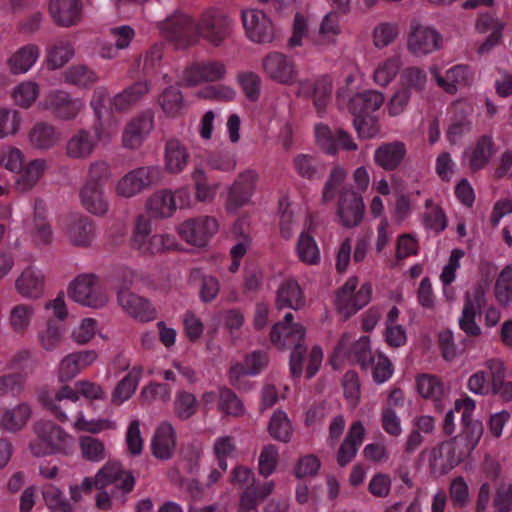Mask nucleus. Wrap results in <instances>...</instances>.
Returning a JSON list of instances; mask_svg holds the SVG:
<instances>
[{
	"mask_svg": "<svg viewBox=\"0 0 512 512\" xmlns=\"http://www.w3.org/2000/svg\"><path fill=\"white\" fill-rule=\"evenodd\" d=\"M40 89L33 81H23L11 92L13 101L20 107L29 108L38 98Z\"/></svg>",
	"mask_w": 512,
	"mask_h": 512,
	"instance_id": "5fc2aeb1",
	"label": "nucleus"
},
{
	"mask_svg": "<svg viewBox=\"0 0 512 512\" xmlns=\"http://www.w3.org/2000/svg\"><path fill=\"white\" fill-rule=\"evenodd\" d=\"M485 305V291L481 285H477L472 293H466L459 326L467 336L477 337L481 334V328L475 322V318Z\"/></svg>",
	"mask_w": 512,
	"mask_h": 512,
	"instance_id": "ddd939ff",
	"label": "nucleus"
},
{
	"mask_svg": "<svg viewBox=\"0 0 512 512\" xmlns=\"http://www.w3.org/2000/svg\"><path fill=\"white\" fill-rule=\"evenodd\" d=\"M158 104L169 118L181 117L187 104L182 91L174 85L165 88L158 96Z\"/></svg>",
	"mask_w": 512,
	"mask_h": 512,
	"instance_id": "7c9ffc66",
	"label": "nucleus"
},
{
	"mask_svg": "<svg viewBox=\"0 0 512 512\" xmlns=\"http://www.w3.org/2000/svg\"><path fill=\"white\" fill-rule=\"evenodd\" d=\"M75 51L68 41H58L47 51V65L51 69H59L74 57Z\"/></svg>",
	"mask_w": 512,
	"mask_h": 512,
	"instance_id": "3c124183",
	"label": "nucleus"
},
{
	"mask_svg": "<svg viewBox=\"0 0 512 512\" xmlns=\"http://www.w3.org/2000/svg\"><path fill=\"white\" fill-rule=\"evenodd\" d=\"M485 365L488 375L484 371L471 375L468 380V389L477 395H487L491 392L505 402L512 401V382L505 380L503 362L499 359H490Z\"/></svg>",
	"mask_w": 512,
	"mask_h": 512,
	"instance_id": "f03ea898",
	"label": "nucleus"
},
{
	"mask_svg": "<svg viewBox=\"0 0 512 512\" xmlns=\"http://www.w3.org/2000/svg\"><path fill=\"white\" fill-rule=\"evenodd\" d=\"M142 373V367H134L115 387L112 394V402L119 405L122 402L128 400L135 392L140 375Z\"/></svg>",
	"mask_w": 512,
	"mask_h": 512,
	"instance_id": "8fccbe9b",
	"label": "nucleus"
},
{
	"mask_svg": "<svg viewBox=\"0 0 512 512\" xmlns=\"http://www.w3.org/2000/svg\"><path fill=\"white\" fill-rule=\"evenodd\" d=\"M257 177L252 170L245 171L238 176L229 191V208L238 209L249 201L255 190Z\"/></svg>",
	"mask_w": 512,
	"mask_h": 512,
	"instance_id": "4be33fe9",
	"label": "nucleus"
},
{
	"mask_svg": "<svg viewBox=\"0 0 512 512\" xmlns=\"http://www.w3.org/2000/svg\"><path fill=\"white\" fill-rule=\"evenodd\" d=\"M100 135L97 130H79L66 144V154L70 158L84 159L91 155Z\"/></svg>",
	"mask_w": 512,
	"mask_h": 512,
	"instance_id": "393cba45",
	"label": "nucleus"
},
{
	"mask_svg": "<svg viewBox=\"0 0 512 512\" xmlns=\"http://www.w3.org/2000/svg\"><path fill=\"white\" fill-rule=\"evenodd\" d=\"M43 499L50 509H57L60 512H73L72 503L64 498L63 492L54 485H46L42 489Z\"/></svg>",
	"mask_w": 512,
	"mask_h": 512,
	"instance_id": "052dcab7",
	"label": "nucleus"
},
{
	"mask_svg": "<svg viewBox=\"0 0 512 512\" xmlns=\"http://www.w3.org/2000/svg\"><path fill=\"white\" fill-rule=\"evenodd\" d=\"M150 220L144 215L136 218L133 235L130 240L131 248L137 250L142 255H154L155 251L152 247Z\"/></svg>",
	"mask_w": 512,
	"mask_h": 512,
	"instance_id": "c9c22d12",
	"label": "nucleus"
},
{
	"mask_svg": "<svg viewBox=\"0 0 512 512\" xmlns=\"http://www.w3.org/2000/svg\"><path fill=\"white\" fill-rule=\"evenodd\" d=\"M434 76L437 84L450 94L456 93L460 87L469 85L473 78L472 72L465 65L450 68L444 77L435 71Z\"/></svg>",
	"mask_w": 512,
	"mask_h": 512,
	"instance_id": "2f4dec72",
	"label": "nucleus"
},
{
	"mask_svg": "<svg viewBox=\"0 0 512 512\" xmlns=\"http://www.w3.org/2000/svg\"><path fill=\"white\" fill-rule=\"evenodd\" d=\"M403 62L401 56L391 55L379 61L372 72L373 82L381 87L388 86L399 74Z\"/></svg>",
	"mask_w": 512,
	"mask_h": 512,
	"instance_id": "4c0bfd02",
	"label": "nucleus"
},
{
	"mask_svg": "<svg viewBox=\"0 0 512 512\" xmlns=\"http://www.w3.org/2000/svg\"><path fill=\"white\" fill-rule=\"evenodd\" d=\"M213 451L218 460L219 468L225 472L228 467L226 458L233 456L236 452L234 437L227 435L217 438L214 442Z\"/></svg>",
	"mask_w": 512,
	"mask_h": 512,
	"instance_id": "338daca9",
	"label": "nucleus"
},
{
	"mask_svg": "<svg viewBox=\"0 0 512 512\" xmlns=\"http://www.w3.org/2000/svg\"><path fill=\"white\" fill-rule=\"evenodd\" d=\"M68 294L75 302L92 308L103 307L108 301L99 289L97 277L92 274L78 276L69 285Z\"/></svg>",
	"mask_w": 512,
	"mask_h": 512,
	"instance_id": "1a4fd4ad",
	"label": "nucleus"
},
{
	"mask_svg": "<svg viewBox=\"0 0 512 512\" xmlns=\"http://www.w3.org/2000/svg\"><path fill=\"white\" fill-rule=\"evenodd\" d=\"M303 305L304 297L298 283L294 280H288L282 283L277 293V308H291L298 310L302 308Z\"/></svg>",
	"mask_w": 512,
	"mask_h": 512,
	"instance_id": "37998d69",
	"label": "nucleus"
},
{
	"mask_svg": "<svg viewBox=\"0 0 512 512\" xmlns=\"http://www.w3.org/2000/svg\"><path fill=\"white\" fill-rule=\"evenodd\" d=\"M217 230L216 219L209 216L187 219L177 227L182 240L198 247L205 246Z\"/></svg>",
	"mask_w": 512,
	"mask_h": 512,
	"instance_id": "9b49d317",
	"label": "nucleus"
},
{
	"mask_svg": "<svg viewBox=\"0 0 512 512\" xmlns=\"http://www.w3.org/2000/svg\"><path fill=\"white\" fill-rule=\"evenodd\" d=\"M31 412L30 406L26 403L6 409L0 416V426L6 431L18 432L27 424L31 417Z\"/></svg>",
	"mask_w": 512,
	"mask_h": 512,
	"instance_id": "58836bf2",
	"label": "nucleus"
},
{
	"mask_svg": "<svg viewBox=\"0 0 512 512\" xmlns=\"http://www.w3.org/2000/svg\"><path fill=\"white\" fill-rule=\"evenodd\" d=\"M44 106L61 119H73L84 108V102L72 98L65 91H53L48 94Z\"/></svg>",
	"mask_w": 512,
	"mask_h": 512,
	"instance_id": "a211bd4d",
	"label": "nucleus"
},
{
	"mask_svg": "<svg viewBox=\"0 0 512 512\" xmlns=\"http://www.w3.org/2000/svg\"><path fill=\"white\" fill-rule=\"evenodd\" d=\"M400 35V27L396 22H380L372 30L371 38L373 46L382 50L392 45Z\"/></svg>",
	"mask_w": 512,
	"mask_h": 512,
	"instance_id": "de8ad7c7",
	"label": "nucleus"
},
{
	"mask_svg": "<svg viewBox=\"0 0 512 512\" xmlns=\"http://www.w3.org/2000/svg\"><path fill=\"white\" fill-rule=\"evenodd\" d=\"M160 170L154 166L139 167L128 172L117 184V194L130 198L158 182Z\"/></svg>",
	"mask_w": 512,
	"mask_h": 512,
	"instance_id": "f8f14e48",
	"label": "nucleus"
},
{
	"mask_svg": "<svg viewBox=\"0 0 512 512\" xmlns=\"http://www.w3.org/2000/svg\"><path fill=\"white\" fill-rule=\"evenodd\" d=\"M34 432L37 437L46 444L45 450H42L40 444L31 443L30 449L35 456H41L46 453L67 454L74 442L71 435L67 434L60 426L49 420H40L34 424Z\"/></svg>",
	"mask_w": 512,
	"mask_h": 512,
	"instance_id": "7ed1b4c3",
	"label": "nucleus"
},
{
	"mask_svg": "<svg viewBox=\"0 0 512 512\" xmlns=\"http://www.w3.org/2000/svg\"><path fill=\"white\" fill-rule=\"evenodd\" d=\"M48 13L60 27H72L80 23L82 3L80 0H49Z\"/></svg>",
	"mask_w": 512,
	"mask_h": 512,
	"instance_id": "f3484780",
	"label": "nucleus"
},
{
	"mask_svg": "<svg viewBox=\"0 0 512 512\" xmlns=\"http://www.w3.org/2000/svg\"><path fill=\"white\" fill-rule=\"evenodd\" d=\"M226 75L227 66L223 61H197L182 70L178 76V84L183 87H195L203 83L222 81Z\"/></svg>",
	"mask_w": 512,
	"mask_h": 512,
	"instance_id": "20e7f679",
	"label": "nucleus"
},
{
	"mask_svg": "<svg viewBox=\"0 0 512 512\" xmlns=\"http://www.w3.org/2000/svg\"><path fill=\"white\" fill-rule=\"evenodd\" d=\"M81 453L84 459L91 462H99L106 458L105 446L97 438L81 436L79 439Z\"/></svg>",
	"mask_w": 512,
	"mask_h": 512,
	"instance_id": "bf43d9fd",
	"label": "nucleus"
},
{
	"mask_svg": "<svg viewBox=\"0 0 512 512\" xmlns=\"http://www.w3.org/2000/svg\"><path fill=\"white\" fill-rule=\"evenodd\" d=\"M340 33L341 26L338 14L336 12H329L323 17L320 23L315 43L321 47L333 45L336 43Z\"/></svg>",
	"mask_w": 512,
	"mask_h": 512,
	"instance_id": "49530a36",
	"label": "nucleus"
},
{
	"mask_svg": "<svg viewBox=\"0 0 512 512\" xmlns=\"http://www.w3.org/2000/svg\"><path fill=\"white\" fill-rule=\"evenodd\" d=\"M61 134L57 130H30L28 140L32 148L48 150L61 141Z\"/></svg>",
	"mask_w": 512,
	"mask_h": 512,
	"instance_id": "4d7b16f0",
	"label": "nucleus"
},
{
	"mask_svg": "<svg viewBox=\"0 0 512 512\" xmlns=\"http://www.w3.org/2000/svg\"><path fill=\"white\" fill-rule=\"evenodd\" d=\"M151 448L157 459L168 460L172 457L176 448V436L171 424L165 422L157 428Z\"/></svg>",
	"mask_w": 512,
	"mask_h": 512,
	"instance_id": "cd10ccee",
	"label": "nucleus"
},
{
	"mask_svg": "<svg viewBox=\"0 0 512 512\" xmlns=\"http://www.w3.org/2000/svg\"><path fill=\"white\" fill-rule=\"evenodd\" d=\"M293 165L297 174L302 178L313 180L319 174V162L312 155H296L293 159Z\"/></svg>",
	"mask_w": 512,
	"mask_h": 512,
	"instance_id": "69168bd1",
	"label": "nucleus"
},
{
	"mask_svg": "<svg viewBox=\"0 0 512 512\" xmlns=\"http://www.w3.org/2000/svg\"><path fill=\"white\" fill-rule=\"evenodd\" d=\"M496 153V148L492 137L483 135L480 137L475 147L471 149L469 155V166L473 172L483 169Z\"/></svg>",
	"mask_w": 512,
	"mask_h": 512,
	"instance_id": "79ce46f5",
	"label": "nucleus"
},
{
	"mask_svg": "<svg viewBox=\"0 0 512 512\" xmlns=\"http://www.w3.org/2000/svg\"><path fill=\"white\" fill-rule=\"evenodd\" d=\"M98 358L95 350H84L65 356L59 365V380L67 382L76 377L81 370L87 368Z\"/></svg>",
	"mask_w": 512,
	"mask_h": 512,
	"instance_id": "412c9836",
	"label": "nucleus"
},
{
	"mask_svg": "<svg viewBox=\"0 0 512 512\" xmlns=\"http://www.w3.org/2000/svg\"><path fill=\"white\" fill-rule=\"evenodd\" d=\"M65 233L73 246L88 247L94 239L95 227L90 218L79 216L70 221Z\"/></svg>",
	"mask_w": 512,
	"mask_h": 512,
	"instance_id": "a878e982",
	"label": "nucleus"
},
{
	"mask_svg": "<svg viewBox=\"0 0 512 512\" xmlns=\"http://www.w3.org/2000/svg\"><path fill=\"white\" fill-rule=\"evenodd\" d=\"M364 211L362 196L352 188L342 189L337 209L341 224L346 228L358 226L363 219Z\"/></svg>",
	"mask_w": 512,
	"mask_h": 512,
	"instance_id": "4468645a",
	"label": "nucleus"
},
{
	"mask_svg": "<svg viewBox=\"0 0 512 512\" xmlns=\"http://www.w3.org/2000/svg\"><path fill=\"white\" fill-rule=\"evenodd\" d=\"M80 200L82 206L92 214L103 215L108 211V202L101 186L84 183L80 190Z\"/></svg>",
	"mask_w": 512,
	"mask_h": 512,
	"instance_id": "e433bc0d",
	"label": "nucleus"
},
{
	"mask_svg": "<svg viewBox=\"0 0 512 512\" xmlns=\"http://www.w3.org/2000/svg\"><path fill=\"white\" fill-rule=\"evenodd\" d=\"M165 152L166 169L174 174L181 172L187 165L186 148L177 139H171L166 143Z\"/></svg>",
	"mask_w": 512,
	"mask_h": 512,
	"instance_id": "09e8293b",
	"label": "nucleus"
},
{
	"mask_svg": "<svg viewBox=\"0 0 512 512\" xmlns=\"http://www.w3.org/2000/svg\"><path fill=\"white\" fill-rule=\"evenodd\" d=\"M106 98L107 93L105 89L99 88L95 91V96L91 101V105L94 109L95 116L98 120V126L100 128L111 127L117 124V120L113 112L104 105Z\"/></svg>",
	"mask_w": 512,
	"mask_h": 512,
	"instance_id": "864d4df0",
	"label": "nucleus"
},
{
	"mask_svg": "<svg viewBox=\"0 0 512 512\" xmlns=\"http://www.w3.org/2000/svg\"><path fill=\"white\" fill-rule=\"evenodd\" d=\"M416 387L423 398L434 402L441 401L447 392V388L439 376L427 373L417 376Z\"/></svg>",
	"mask_w": 512,
	"mask_h": 512,
	"instance_id": "a19ab883",
	"label": "nucleus"
},
{
	"mask_svg": "<svg viewBox=\"0 0 512 512\" xmlns=\"http://www.w3.org/2000/svg\"><path fill=\"white\" fill-rule=\"evenodd\" d=\"M118 302L129 315L140 322H148L156 317V310L147 299L127 289L118 292Z\"/></svg>",
	"mask_w": 512,
	"mask_h": 512,
	"instance_id": "6ab92c4d",
	"label": "nucleus"
},
{
	"mask_svg": "<svg viewBox=\"0 0 512 512\" xmlns=\"http://www.w3.org/2000/svg\"><path fill=\"white\" fill-rule=\"evenodd\" d=\"M219 409L230 416L238 417L244 413V406L239 397L229 388L219 390Z\"/></svg>",
	"mask_w": 512,
	"mask_h": 512,
	"instance_id": "e2e57ef3",
	"label": "nucleus"
},
{
	"mask_svg": "<svg viewBox=\"0 0 512 512\" xmlns=\"http://www.w3.org/2000/svg\"><path fill=\"white\" fill-rule=\"evenodd\" d=\"M476 448L462 435H457L440 446V453L446 451L448 463L451 467L461 463Z\"/></svg>",
	"mask_w": 512,
	"mask_h": 512,
	"instance_id": "a18cd8bd",
	"label": "nucleus"
},
{
	"mask_svg": "<svg viewBox=\"0 0 512 512\" xmlns=\"http://www.w3.org/2000/svg\"><path fill=\"white\" fill-rule=\"evenodd\" d=\"M262 70L267 78L282 85H293L298 79L295 61L280 52L273 51L262 59Z\"/></svg>",
	"mask_w": 512,
	"mask_h": 512,
	"instance_id": "6e6552de",
	"label": "nucleus"
},
{
	"mask_svg": "<svg viewBox=\"0 0 512 512\" xmlns=\"http://www.w3.org/2000/svg\"><path fill=\"white\" fill-rule=\"evenodd\" d=\"M443 44L440 32L431 25L412 20L407 37V50L416 57L427 56L439 50Z\"/></svg>",
	"mask_w": 512,
	"mask_h": 512,
	"instance_id": "39448f33",
	"label": "nucleus"
},
{
	"mask_svg": "<svg viewBox=\"0 0 512 512\" xmlns=\"http://www.w3.org/2000/svg\"><path fill=\"white\" fill-rule=\"evenodd\" d=\"M241 19L245 34L250 41L265 44L274 40V25L262 10L244 9L241 12Z\"/></svg>",
	"mask_w": 512,
	"mask_h": 512,
	"instance_id": "9d476101",
	"label": "nucleus"
},
{
	"mask_svg": "<svg viewBox=\"0 0 512 512\" xmlns=\"http://www.w3.org/2000/svg\"><path fill=\"white\" fill-rule=\"evenodd\" d=\"M150 91V82L138 81L127 87L111 99V106L116 111H125L136 104Z\"/></svg>",
	"mask_w": 512,
	"mask_h": 512,
	"instance_id": "f704fd0d",
	"label": "nucleus"
},
{
	"mask_svg": "<svg viewBox=\"0 0 512 512\" xmlns=\"http://www.w3.org/2000/svg\"><path fill=\"white\" fill-rule=\"evenodd\" d=\"M188 197L184 190L173 194L170 191L155 193L147 202V207L152 216L166 218L170 217L176 210V198Z\"/></svg>",
	"mask_w": 512,
	"mask_h": 512,
	"instance_id": "c85d7f7f",
	"label": "nucleus"
},
{
	"mask_svg": "<svg viewBox=\"0 0 512 512\" xmlns=\"http://www.w3.org/2000/svg\"><path fill=\"white\" fill-rule=\"evenodd\" d=\"M357 285V278L351 277L337 291L335 306L337 311L343 315L344 319H348L357 313V311L366 306L371 300V285L369 283H364L360 289L354 293Z\"/></svg>",
	"mask_w": 512,
	"mask_h": 512,
	"instance_id": "423d86ee",
	"label": "nucleus"
},
{
	"mask_svg": "<svg viewBox=\"0 0 512 512\" xmlns=\"http://www.w3.org/2000/svg\"><path fill=\"white\" fill-rule=\"evenodd\" d=\"M64 78L67 83L88 87L98 81L96 73L85 65H73L68 68L64 73Z\"/></svg>",
	"mask_w": 512,
	"mask_h": 512,
	"instance_id": "6e6d98bb",
	"label": "nucleus"
},
{
	"mask_svg": "<svg viewBox=\"0 0 512 512\" xmlns=\"http://www.w3.org/2000/svg\"><path fill=\"white\" fill-rule=\"evenodd\" d=\"M335 353L347 356L349 360L357 362L364 370H367L371 363L374 362V358L371 354L370 338L368 336H362L352 342L351 335H342L335 349Z\"/></svg>",
	"mask_w": 512,
	"mask_h": 512,
	"instance_id": "2eb2a0df",
	"label": "nucleus"
},
{
	"mask_svg": "<svg viewBox=\"0 0 512 512\" xmlns=\"http://www.w3.org/2000/svg\"><path fill=\"white\" fill-rule=\"evenodd\" d=\"M34 309L30 305H16L10 312L9 323L13 331L23 334L29 327Z\"/></svg>",
	"mask_w": 512,
	"mask_h": 512,
	"instance_id": "680f3d73",
	"label": "nucleus"
},
{
	"mask_svg": "<svg viewBox=\"0 0 512 512\" xmlns=\"http://www.w3.org/2000/svg\"><path fill=\"white\" fill-rule=\"evenodd\" d=\"M98 484L104 489L106 486L118 483L117 487L123 494L130 493L135 485V478L131 471H124L118 462H107L97 472Z\"/></svg>",
	"mask_w": 512,
	"mask_h": 512,
	"instance_id": "aec40b11",
	"label": "nucleus"
},
{
	"mask_svg": "<svg viewBox=\"0 0 512 512\" xmlns=\"http://www.w3.org/2000/svg\"><path fill=\"white\" fill-rule=\"evenodd\" d=\"M475 27L480 33L490 32V35L486 41L481 44L478 50L479 53L483 54L499 43L502 37L504 23L490 14H482L478 17Z\"/></svg>",
	"mask_w": 512,
	"mask_h": 512,
	"instance_id": "473e14b6",
	"label": "nucleus"
},
{
	"mask_svg": "<svg viewBox=\"0 0 512 512\" xmlns=\"http://www.w3.org/2000/svg\"><path fill=\"white\" fill-rule=\"evenodd\" d=\"M365 435V428L361 421L354 422L340 445L337 452V464L345 467L357 454L358 447L362 444Z\"/></svg>",
	"mask_w": 512,
	"mask_h": 512,
	"instance_id": "b1692460",
	"label": "nucleus"
},
{
	"mask_svg": "<svg viewBox=\"0 0 512 512\" xmlns=\"http://www.w3.org/2000/svg\"><path fill=\"white\" fill-rule=\"evenodd\" d=\"M316 142L329 155H335L339 148L350 151L358 149L345 130H316Z\"/></svg>",
	"mask_w": 512,
	"mask_h": 512,
	"instance_id": "5701e85b",
	"label": "nucleus"
},
{
	"mask_svg": "<svg viewBox=\"0 0 512 512\" xmlns=\"http://www.w3.org/2000/svg\"><path fill=\"white\" fill-rule=\"evenodd\" d=\"M44 279L39 271L28 267L17 278L15 288L26 298L37 299L43 295Z\"/></svg>",
	"mask_w": 512,
	"mask_h": 512,
	"instance_id": "72a5a7b5",
	"label": "nucleus"
},
{
	"mask_svg": "<svg viewBox=\"0 0 512 512\" xmlns=\"http://www.w3.org/2000/svg\"><path fill=\"white\" fill-rule=\"evenodd\" d=\"M332 90V81L327 76H321L313 81H300L297 95L312 98L315 109L321 114L331 102Z\"/></svg>",
	"mask_w": 512,
	"mask_h": 512,
	"instance_id": "dca6fc26",
	"label": "nucleus"
},
{
	"mask_svg": "<svg viewBox=\"0 0 512 512\" xmlns=\"http://www.w3.org/2000/svg\"><path fill=\"white\" fill-rule=\"evenodd\" d=\"M476 448L462 435H457L440 446V453L446 451L448 463L451 467L461 463Z\"/></svg>",
	"mask_w": 512,
	"mask_h": 512,
	"instance_id": "c03bdc74",
	"label": "nucleus"
},
{
	"mask_svg": "<svg viewBox=\"0 0 512 512\" xmlns=\"http://www.w3.org/2000/svg\"><path fill=\"white\" fill-rule=\"evenodd\" d=\"M47 168V163L43 159H36L31 161L22 171L18 172L19 175L15 180L16 189L22 193L30 191L43 176Z\"/></svg>",
	"mask_w": 512,
	"mask_h": 512,
	"instance_id": "ea45409f",
	"label": "nucleus"
},
{
	"mask_svg": "<svg viewBox=\"0 0 512 512\" xmlns=\"http://www.w3.org/2000/svg\"><path fill=\"white\" fill-rule=\"evenodd\" d=\"M466 339H463L461 345L454 343L453 334L450 330H445L439 333V345L441 354L446 361H452L461 355L466 348Z\"/></svg>",
	"mask_w": 512,
	"mask_h": 512,
	"instance_id": "774afa93",
	"label": "nucleus"
},
{
	"mask_svg": "<svg viewBox=\"0 0 512 512\" xmlns=\"http://www.w3.org/2000/svg\"><path fill=\"white\" fill-rule=\"evenodd\" d=\"M198 401L196 397L189 392L180 391L177 393L174 402V412L181 420L191 418L197 411Z\"/></svg>",
	"mask_w": 512,
	"mask_h": 512,
	"instance_id": "0e129e2a",
	"label": "nucleus"
},
{
	"mask_svg": "<svg viewBox=\"0 0 512 512\" xmlns=\"http://www.w3.org/2000/svg\"><path fill=\"white\" fill-rule=\"evenodd\" d=\"M406 155V148L403 142L395 141L384 143L374 153L375 163L386 171L397 169Z\"/></svg>",
	"mask_w": 512,
	"mask_h": 512,
	"instance_id": "bb28decb",
	"label": "nucleus"
},
{
	"mask_svg": "<svg viewBox=\"0 0 512 512\" xmlns=\"http://www.w3.org/2000/svg\"><path fill=\"white\" fill-rule=\"evenodd\" d=\"M158 27L160 33L179 48L193 46L200 39L212 47H220L233 32L232 20L215 8H208L195 17L175 13L160 22Z\"/></svg>",
	"mask_w": 512,
	"mask_h": 512,
	"instance_id": "f257e3e1",
	"label": "nucleus"
},
{
	"mask_svg": "<svg viewBox=\"0 0 512 512\" xmlns=\"http://www.w3.org/2000/svg\"><path fill=\"white\" fill-rule=\"evenodd\" d=\"M384 101V94L377 90H366L353 95L349 101L348 108L354 116L355 128L372 126V113L377 111Z\"/></svg>",
	"mask_w": 512,
	"mask_h": 512,
	"instance_id": "0eeeda50",
	"label": "nucleus"
},
{
	"mask_svg": "<svg viewBox=\"0 0 512 512\" xmlns=\"http://www.w3.org/2000/svg\"><path fill=\"white\" fill-rule=\"evenodd\" d=\"M39 56L38 46L34 44L25 45L7 59V67L13 75L25 74L34 66Z\"/></svg>",
	"mask_w": 512,
	"mask_h": 512,
	"instance_id": "c756f323",
	"label": "nucleus"
},
{
	"mask_svg": "<svg viewBox=\"0 0 512 512\" xmlns=\"http://www.w3.org/2000/svg\"><path fill=\"white\" fill-rule=\"evenodd\" d=\"M268 431L277 441L283 443L290 441L292 436V426L284 411L277 410L273 413L269 422Z\"/></svg>",
	"mask_w": 512,
	"mask_h": 512,
	"instance_id": "603ef678",
	"label": "nucleus"
},
{
	"mask_svg": "<svg viewBox=\"0 0 512 512\" xmlns=\"http://www.w3.org/2000/svg\"><path fill=\"white\" fill-rule=\"evenodd\" d=\"M299 259L309 265L320 261V253L314 238L306 233H301L297 243Z\"/></svg>",
	"mask_w": 512,
	"mask_h": 512,
	"instance_id": "13d9d810",
	"label": "nucleus"
}]
</instances>
